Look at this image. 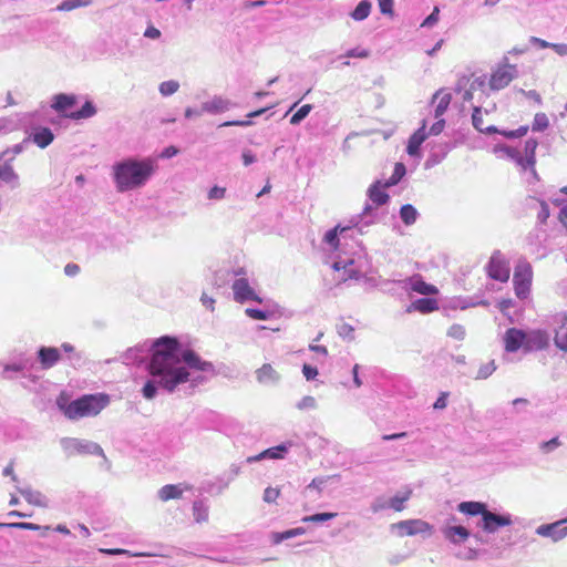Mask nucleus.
<instances>
[{
    "mask_svg": "<svg viewBox=\"0 0 567 567\" xmlns=\"http://www.w3.org/2000/svg\"><path fill=\"white\" fill-rule=\"evenodd\" d=\"M188 369L215 373L212 362L202 360L193 350H183L177 338H157L153 341V355L146 362L148 378L141 390L142 395L153 400L159 389L173 393L182 383L190 381L197 385L205 382L202 375L190 378Z\"/></svg>",
    "mask_w": 567,
    "mask_h": 567,
    "instance_id": "f257e3e1",
    "label": "nucleus"
},
{
    "mask_svg": "<svg viewBox=\"0 0 567 567\" xmlns=\"http://www.w3.org/2000/svg\"><path fill=\"white\" fill-rule=\"evenodd\" d=\"M155 172L152 158L128 157L113 165V179L116 190L126 193L143 187Z\"/></svg>",
    "mask_w": 567,
    "mask_h": 567,
    "instance_id": "f03ea898",
    "label": "nucleus"
},
{
    "mask_svg": "<svg viewBox=\"0 0 567 567\" xmlns=\"http://www.w3.org/2000/svg\"><path fill=\"white\" fill-rule=\"evenodd\" d=\"M110 403V398L106 394H85L78 398L70 403H66L63 398L56 400L59 409L70 420H78L85 416H93L99 414Z\"/></svg>",
    "mask_w": 567,
    "mask_h": 567,
    "instance_id": "7ed1b4c3",
    "label": "nucleus"
},
{
    "mask_svg": "<svg viewBox=\"0 0 567 567\" xmlns=\"http://www.w3.org/2000/svg\"><path fill=\"white\" fill-rule=\"evenodd\" d=\"M375 217H377L375 208L371 204L367 203L362 213L351 219L352 226H347V227L337 226V227L328 230L324 234V241L329 246L337 248L339 240H340L339 236L346 238L347 236H350L349 233L353 231L354 229H357L358 233L363 234L364 229L367 227L374 224Z\"/></svg>",
    "mask_w": 567,
    "mask_h": 567,
    "instance_id": "20e7f679",
    "label": "nucleus"
},
{
    "mask_svg": "<svg viewBox=\"0 0 567 567\" xmlns=\"http://www.w3.org/2000/svg\"><path fill=\"white\" fill-rule=\"evenodd\" d=\"M538 141L536 138H528L524 145V155L517 148L511 147L505 144H496L493 148L495 154L503 153L508 158L513 159L523 171H529L532 177L537 181L538 175L535 169L536 164V148Z\"/></svg>",
    "mask_w": 567,
    "mask_h": 567,
    "instance_id": "39448f33",
    "label": "nucleus"
},
{
    "mask_svg": "<svg viewBox=\"0 0 567 567\" xmlns=\"http://www.w3.org/2000/svg\"><path fill=\"white\" fill-rule=\"evenodd\" d=\"M533 279V268L530 262L520 257L514 269L513 282L515 287V293L519 299H524L529 293L530 285Z\"/></svg>",
    "mask_w": 567,
    "mask_h": 567,
    "instance_id": "423d86ee",
    "label": "nucleus"
},
{
    "mask_svg": "<svg viewBox=\"0 0 567 567\" xmlns=\"http://www.w3.org/2000/svg\"><path fill=\"white\" fill-rule=\"evenodd\" d=\"M61 446L64 453L68 456H73L76 454L84 455H100L105 457L103 449L95 442L80 440L74 437H63L61 441Z\"/></svg>",
    "mask_w": 567,
    "mask_h": 567,
    "instance_id": "0eeeda50",
    "label": "nucleus"
},
{
    "mask_svg": "<svg viewBox=\"0 0 567 567\" xmlns=\"http://www.w3.org/2000/svg\"><path fill=\"white\" fill-rule=\"evenodd\" d=\"M486 270L488 276L496 281L506 282L509 279V261L501 250H495L492 254L486 265Z\"/></svg>",
    "mask_w": 567,
    "mask_h": 567,
    "instance_id": "6e6552de",
    "label": "nucleus"
},
{
    "mask_svg": "<svg viewBox=\"0 0 567 567\" xmlns=\"http://www.w3.org/2000/svg\"><path fill=\"white\" fill-rule=\"evenodd\" d=\"M503 61L504 64L498 66L491 76L489 87L493 91H499L506 87L518 74L516 65L509 64L507 56H504Z\"/></svg>",
    "mask_w": 567,
    "mask_h": 567,
    "instance_id": "1a4fd4ad",
    "label": "nucleus"
},
{
    "mask_svg": "<svg viewBox=\"0 0 567 567\" xmlns=\"http://www.w3.org/2000/svg\"><path fill=\"white\" fill-rule=\"evenodd\" d=\"M512 523L511 514H498L487 509L486 513L483 514V517H481L477 526L487 534H494L501 527L509 526Z\"/></svg>",
    "mask_w": 567,
    "mask_h": 567,
    "instance_id": "9d476101",
    "label": "nucleus"
},
{
    "mask_svg": "<svg viewBox=\"0 0 567 567\" xmlns=\"http://www.w3.org/2000/svg\"><path fill=\"white\" fill-rule=\"evenodd\" d=\"M391 528H396L400 536H414L417 534L431 535L433 526L422 519H406L392 524Z\"/></svg>",
    "mask_w": 567,
    "mask_h": 567,
    "instance_id": "9b49d317",
    "label": "nucleus"
},
{
    "mask_svg": "<svg viewBox=\"0 0 567 567\" xmlns=\"http://www.w3.org/2000/svg\"><path fill=\"white\" fill-rule=\"evenodd\" d=\"M150 354V359L153 355V342L148 343L147 341L136 344L135 347L128 348L121 357V360L124 364H142L146 361V358Z\"/></svg>",
    "mask_w": 567,
    "mask_h": 567,
    "instance_id": "f8f14e48",
    "label": "nucleus"
},
{
    "mask_svg": "<svg viewBox=\"0 0 567 567\" xmlns=\"http://www.w3.org/2000/svg\"><path fill=\"white\" fill-rule=\"evenodd\" d=\"M567 518L559 519L551 524H543L536 528V534L542 537H548L553 542H559L567 536Z\"/></svg>",
    "mask_w": 567,
    "mask_h": 567,
    "instance_id": "ddd939ff",
    "label": "nucleus"
},
{
    "mask_svg": "<svg viewBox=\"0 0 567 567\" xmlns=\"http://www.w3.org/2000/svg\"><path fill=\"white\" fill-rule=\"evenodd\" d=\"M292 446H295V443L292 441L284 442L279 445L262 451L258 455L249 456L247 458V463H254L265 458L284 460Z\"/></svg>",
    "mask_w": 567,
    "mask_h": 567,
    "instance_id": "4468645a",
    "label": "nucleus"
},
{
    "mask_svg": "<svg viewBox=\"0 0 567 567\" xmlns=\"http://www.w3.org/2000/svg\"><path fill=\"white\" fill-rule=\"evenodd\" d=\"M557 326L554 330V344L560 351L567 353V312H559L554 317Z\"/></svg>",
    "mask_w": 567,
    "mask_h": 567,
    "instance_id": "2eb2a0df",
    "label": "nucleus"
},
{
    "mask_svg": "<svg viewBox=\"0 0 567 567\" xmlns=\"http://www.w3.org/2000/svg\"><path fill=\"white\" fill-rule=\"evenodd\" d=\"M234 298L238 302H246L254 300L261 302V299L256 295L254 289L249 286L246 278H238L233 284Z\"/></svg>",
    "mask_w": 567,
    "mask_h": 567,
    "instance_id": "dca6fc26",
    "label": "nucleus"
},
{
    "mask_svg": "<svg viewBox=\"0 0 567 567\" xmlns=\"http://www.w3.org/2000/svg\"><path fill=\"white\" fill-rule=\"evenodd\" d=\"M37 354L43 370L51 369L61 359L60 350L54 347H40Z\"/></svg>",
    "mask_w": 567,
    "mask_h": 567,
    "instance_id": "f3484780",
    "label": "nucleus"
},
{
    "mask_svg": "<svg viewBox=\"0 0 567 567\" xmlns=\"http://www.w3.org/2000/svg\"><path fill=\"white\" fill-rule=\"evenodd\" d=\"M442 534L445 539L454 545L464 543L471 536V533L464 526L449 524L442 528Z\"/></svg>",
    "mask_w": 567,
    "mask_h": 567,
    "instance_id": "a211bd4d",
    "label": "nucleus"
},
{
    "mask_svg": "<svg viewBox=\"0 0 567 567\" xmlns=\"http://www.w3.org/2000/svg\"><path fill=\"white\" fill-rule=\"evenodd\" d=\"M203 111L208 114H221L229 111L234 104L230 100L215 95L212 100L203 102Z\"/></svg>",
    "mask_w": 567,
    "mask_h": 567,
    "instance_id": "6ab92c4d",
    "label": "nucleus"
},
{
    "mask_svg": "<svg viewBox=\"0 0 567 567\" xmlns=\"http://www.w3.org/2000/svg\"><path fill=\"white\" fill-rule=\"evenodd\" d=\"M103 553L111 556L126 555L130 557H171V549L163 545L158 546V550L154 553H132L122 548L104 549Z\"/></svg>",
    "mask_w": 567,
    "mask_h": 567,
    "instance_id": "aec40b11",
    "label": "nucleus"
},
{
    "mask_svg": "<svg viewBox=\"0 0 567 567\" xmlns=\"http://www.w3.org/2000/svg\"><path fill=\"white\" fill-rule=\"evenodd\" d=\"M425 126H426V122L424 120L423 123H422V126L419 127L409 137L408 146H406V153L410 156H419L420 155L421 145L426 140V136H427V134L425 133Z\"/></svg>",
    "mask_w": 567,
    "mask_h": 567,
    "instance_id": "412c9836",
    "label": "nucleus"
},
{
    "mask_svg": "<svg viewBox=\"0 0 567 567\" xmlns=\"http://www.w3.org/2000/svg\"><path fill=\"white\" fill-rule=\"evenodd\" d=\"M526 339V333L516 328H509L504 337L505 350L507 352H516Z\"/></svg>",
    "mask_w": 567,
    "mask_h": 567,
    "instance_id": "4be33fe9",
    "label": "nucleus"
},
{
    "mask_svg": "<svg viewBox=\"0 0 567 567\" xmlns=\"http://www.w3.org/2000/svg\"><path fill=\"white\" fill-rule=\"evenodd\" d=\"M384 188L385 187L380 181H375L368 188L367 195L369 199L372 202V204H374L375 206H382L389 202L390 196L388 193L383 190Z\"/></svg>",
    "mask_w": 567,
    "mask_h": 567,
    "instance_id": "5701e85b",
    "label": "nucleus"
},
{
    "mask_svg": "<svg viewBox=\"0 0 567 567\" xmlns=\"http://www.w3.org/2000/svg\"><path fill=\"white\" fill-rule=\"evenodd\" d=\"M17 489L29 504L48 507V498L40 491H34L31 487H17Z\"/></svg>",
    "mask_w": 567,
    "mask_h": 567,
    "instance_id": "b1692460",
    "label": "nucleus"
},
{
    "mask_svg": "<svg viewBox=\"0 0 567 567\" xmlns=\"http://www.w3.org/2000/svg\"><path fill=\"white\" fill-rule=\"evenodd\" d=\"M76 103V96L73 94L59 93L53 96L51 107L58 112L63 113Z\"/></svg>",
    "mask_w": 567,
    "mask_h": 567,
    "instance_id": "393cba45",
    "label": "nucleus"
},
{
    "mask_svg": "<svg viewBox=\"0 0 567 567\" xmlns=\"http://www.w3.org/2000/svg\"><path fill=\"white\" fill-rule=\"evenodd\" d=\"M405 282L409 285L412 291H415L424 296H430L437 292L436 287L425 282L419 275L409 278L408 280H405Z\"/></svg>",
    "mask_w": 567,
    "mask_h": 567,
    "instance_id": "a878e982",
    "label": "nucleus"
},
{
    "mask_svg": "<svg viewBox=\"0 0 567 567\" xmlns=\"http://www.w3.org/2000/svg\"><path fill=\"white\" fill-rule=\"evenodd\" d=\"M487 509V505L482 502L466 501L457 505V511L467 516L481 515V517H483V514L486 513Z\"/></svg>",
    "mask_w": 567,
    "mask_h": 567,
    "instance_id": "bb28decb",
    "label": "nucleus"
},
{
    "mask_svg": "<svg viewBox=\"0 0 567 567\" xmlns=\"http://www.w3.org/2000/svg\"><path fill=\"white\" fill-rule=\"evenodd\" d=\"M32 142L40 148L48 147L54 140V134L49 127L40 126L31 135Z\"/></svg>",
    "mask_w": 567,
    "mask_h": 567,
    "instance_id": "cd10ccee",
    "label": "nucleus"
},
{
    "mask_svg": "<svg viewBox=\"0 0 567 567\" xmlns=\"http://www.w3.org/2000/svg\"><path fill=\"white\" fill-rule=\"evenodd\" d=\"M0 179L11 186V188H17L20 185L19 175L14 172L11 164L3 162L0 164Z\"/></svg>",
    "mask_w": 567,
    "mask_h": 567,
    "instance_id": "c85d7f7f",
    "label": "nucleus"
},
{
    "mask_svg": "<svg viewBox=\"0 0 567 567\" xmlns=\"http://www.w3.org/2000/svg\"><path fill=\"white\" fill-rule=\"evenodd\" d=\"M436 100H439V102L434 109V117L440 118L449 109L452 95L450 93H443V91L440 90L433 95L432 103H434Z\"/></svg>",
    "mask_w": 567,
    "mask_h": 567,
    "instance_id": "c756f323",
    "label": "nucleus"
},
{
    "mask_svg": "<svg viewBox=\"0 0 567 567\" xmlns=\"http://www.w3.org/2000/svg\"><path fill=\"white\" fill-rule=\"evenodd\" d=\"M257 380L264 384H275L279 380V374L268 363L256 371Z\"/></svg>",
    "mask_w": 567,
    "mask_h": 567,
    "instance_id": "7c9ffc66",
    "label": "nucleus"
},
{
    "mask_svg": "<svg viewBox=\"0 0 567 567\" xmlns=\"http://www.w3.org/2000/svg\"><path fill=\"white\" fill-rule=\"evenodd\" d=\"M439 308L437 301L432 298H421L411 303L408 311H419L421 313H430Z\"/></svg>",
    "mask_w": 567,
    "mask_h": 567,
    "instance_id": "2f4dec72",
    "label": "nucleus"
},
{
    "mask_svg": "<svg viewBox=\"0 0 567 567\" xmlns=\"http://www.w3.org/2000/svg\"><path fill=\"white\" fill-rule=\"evenodd\" d=\"M528 343L536 350H544L549 346V334L545 330L533 331L528 337Z\"/></svg>",
    "mask_w": 567,
    "mask_h": 567,
    "instance_id": "473e14b6",
    "label": "nucleus"
},
{
    "mask_svg": "<svg viewBox=\"0 0 567 567\" xmlns=\"http://www.w3.org/2000/svg\"><path fill=\"white\" fill-rule=\"evenodd\" d=\"M472 124L478 132L484 133V134H494L495 132H498V128L494 125L484 127L482 109L480 106H475L473 109Z\"/></svg>",
    "mask_w": 567,
    "mask_h": 567,
    "instance_id": "72a5a7b5",
    "label": "nucleus"
},
{
    "mask_svg": "<svg viewBox=\"0 0 567 567\" xmlns=\"http://www.w3.org/2000/svg\"><path fill=\"white\" fill-rule=\"evenodd\" d=\"M411 495H412L411 489H406L405 492L398 493L394 496H392L391 498H389V502L386 503V505H389V508H392L395 512H401L405 508L404 504H405V502H408L410 499Z\"/></svg>",
    "mask_w": 567,
    "mask_h": 567,
    "instance_id": "f704fd0d",
    "label": "nucleus"
},
{
    "mask_svg": "<svg viewBox=\"0 0 567 567\" xmlns=\"http://www.w3.org/2000/svg\"><path fill=\"white\" fill-rule=\"evenodd\" d=\"M306 533V529L303 527H296L291 528L285 532H276L271 534V542L272 544H280L284 540L303 535Z\"/></svg>",
    "mask_w": 567,
    "mask_h": 567,
    "instance_id": "c9c22d12",
    "label": "nucleus"
},
{
    "mask_svg": "<svg viewBox=\"0 0 567 567\" xmlns=\"http://www.w3.org/2000/svg\"><path fill=\"white\" fill-rule=\"evenodd\" d=\"M419 215L416 208L411 204H404L400 208V218L406 226L415 224Z\"/></svg>",
    "mask_w": 567,
    "mask_h": 567,
    "instance_id": "e433bc0d",
    "label": "nucleus"
},
{
    "mask_svg": "<svg viewBox=\"0 0 567 567\" xmlns=\"http://www.w3.org/2000/svg\"><path fill=\"white\" fill-rule=\"evenodd\" d=\"M371 8L372 3L369 0H361L350 13V17L355 21H363L369 17Z\"/></svg>",
    "mask_w": 567,
    "mask_h": 567,
    "instance_id": "4c0bfd02",
    "label": "nucleus"
},
{
    "mask_svg": "<svg viewBox=\"0 0 567 567\" xmlns=\"http://www.w3.org/2000/svg\"><path fill=\"white\" fill-rule=\"evenodd\" d=\"M183 494V489L179 485L167 484L158 491V497L166 502L169 499L179 498Z\"/></svg>",
    "mask_w": 567,
    "mask_h": 567,
    "instance_id": "58836bf2",
    "label": "nucleus"
},
{
    "mask_svg": "<svg viewBox=\"0 0 567 567\" xmlns=\"http://www.w3.org/2000/svg\"><path fill=\"white\" fill-rule=\"evenodd\" d=\"M268 109L267 107H264V109H259L257 111H252L250 112L247 117L248 120H234V121H227V122H224L221 123L219 126L220 127H226V126H241V127H247V126H250L252 125V122L250 118H254V117H257V116H260L261 114H264Z\"/></svg>",
    "mask_w": 567,
    "mask_h": 567,
    "instance_id": "ea45409f",
    "label": "nucleus"
},
{
    "mask_svg": "<svg viewBox=\"0 0 567 567\" xmlns=\"http://www.w3.org/2000/svg\"><path fill=\"white\" fill-rule=\"evenodd\" d=\"M405 174H406L405 165L403 163H396L394 165V171H393L392 175L390 176L389 179H386L383 183V186L392 187V186L398 185L401 182V179L404 177Z\"/></svg>",
    "mask_w": 567,
    "mask_h": 567,
    "instance_id": "a19ab883",
    "label": "nucleus"
},
{
    "mask_svg": "<svg viewBox=\"0 0 567 567\" xmlns=\"http://www.w3.org/2000/svg\"><path fill=\"white\" fill-rule=\"evenodd\" d=\"M96 114V107L91 101H86L82 107L73 113H71L70 117L72 120H82L90 118Z\"/></svg>",
    "mask_w": 567,
    "mask_h": 567,
    "instance_id": "79ce46f5",
    "label": "nucleus"
},
{
    "mask_svg": "<svg viewBox=\"0 0 567 567\" xmlns=\"http://www.w3.org/2000/svg\"><path fill=\"white\" fill-rule=\"evenodd\" d=\"M24 143H27V140H24L22 143L13 145L12 147H8L3 152H1L0 161L11 164L16 156L23 152Z\"/></svg>",
    "mask_w": 567,
    "mask_h": 567,
    "instance_id": "37998d69",
    "label": "nucleus"
},
{
    "mask_svg": "<svg viewBox=\"0 0 567 567\" xmlns=\"http://www.w3.org/2000/svg\"><path fill=\"white\" fill-rule=\"evenodd\" d=\"M6 526L9 527V528H16V529L41 530V536L42 537H45L47 536V532L50 530V526H41V525H38V524L25 523V522L9 523Z\"/></svg>",
    "mask_w": 567,
    "mask_h": 567,
    "instance_id": "c03bdc74",
    "label": "nucleus"
},
{
    "mask_svg": "<svg viewBox=\"0 0 567 567\" xmlns=\"http://www.w3.org/2000/svg\"><path fill=\"white\" fill-rule=\"evenodd\" d=\"M193 515L197 523L206 522L208 519V506L203 501H195Z\"/></svg>",
    "mask_w": 567,
    "mask_h": 567,
    "instance_id": "a18cd8bd",
    "label": "nucleus"
},
{
    "mask_svg": "<svg viewBox=\"0 0 567 567\" xmlns=\"http://www.w3.org/2000/svg\"><path fill=\"white\" fill-rule=\"evenodd\" d=\"M337 516V513H317L310 516H305L302 522L322 524Z\"/></svg>",
    "mask_w": 567,
    "mask_h": 567,
    "instance_id": "49530a36",
    "label": "nucleus"
},
{
    "mask_svg": "<svg viewBox=\"0 0 567 567\" xmlns=\"http://www.w3.org/2000/svg\"><path fill=\"white\" fill-rule=\"evenodd\" d=\"M179 89V83L175 80L164 81L159 84L158 91L163 96H169L176 93Z\"/></svg>",
    "mask_w": 567,
    "mask_h": 567,
    "instance_id": "de8ad7c7",
    "label": "nucleus"
},
{
    "mask_svg": "<svg viewBox=\"0 0 567 567\" xmlns=\"http://www.w3.org/2000/svg\"><path fill=\"white\" fill-rule=\"evenodd\" d=\"M337 332L338 334L342 338V339H346V340H353L354 339V328L344 322V321H341L337 324Z\"/></svg>",
    "mask_w": 567,
    "mask_h": 567,
    "instance_id": "09e8293b",
    "label": "nucleus"
},
{
    "mask_svg": "<svg viewBox=\"0 0 567 567\" xmlns=\"http://www.w3.org/2000/svg\"><path fill=\"white\" fill-rule=\"evenodd\" d=\"M312 105L311 104H305L302 105L291 117H290V124L291 125H298L300 124L311 112Z\"/></svg>",
    "mask_w": 567,
    "mask_h": 567,
    "instance_id": "8fccbe9b",
    "label": "nucleus"
},
{
    "mask_svg": "<svg viewBox=\"0 0 567 567\" xmlns=\"http://www.w3.org/2000/svg\"><path fill=\"white\" fill-rule=\"evenodd\" d=\"M549 126L548 117L545 113H537L534 117L533 122V131L534 132H543Z\"/></svg>",
    "mask_w": 567,
    "mask_h": 567,
    "instance_id": "3c124183",
    "label": "nucleus"
},
{
    "mask_svg": "<svg viewBox=\"0 0 567 567\" xmlns=\"http://www.w3.org/2000/svg\"><path fill=\"white\" fill-rule=\"evenodd\" d=\"M245 312L249 318L255 320H267L271 317V312L264 309L247 308Z\"/></svg>",
    "mask_w": 567,
    "mask_h": 567,
    "instance_id": "603ef678",
    "label": "nucleus"
},
{
    "mask_svg": "<svg viewBox=\"0 0 567 567\" xmlns=\"http://www.w3.org/2000/svg\"><path fill=\"white\" fill-rule=\"evenodd\" d=\"M496 370V365L494 361H489L486 364H483L475 377L477 380L487 379L494 371Z\"/></svg>",
    "mask_w": 567,
    "mask_h": 567,
    "instance_id": "864d4df0",
    "label": "nucleus"
},
{
    "mask_svg": "<svg viewBox=\"0 0 567 567\" xmlns=\"http://www.w3.org/2000/svg\"><path fill=\"white\" fill-rule=\"evenodd\" d=\"M370 56V51L367 50V49H361V48H353V49H350L348 50L343 55H340L339 59L341 58H348V59H351V58H359V59H367Z\"/></svg>",
    "mask_w": 567,
    "mask_h": 567,
    "instance_id": "5fc2aeb1",
    "label": "nucleus"
},
{
    "mask_svg": "<svg viewBox=\"0 0 567 567\" xmlns=\"http://www.w3.org/2000/svg\"><path fill=\"white\" fill-rule=\"evenodd\" d=\"M298 410H313L317 408V401L311 395L303 396L297 404Z\"/></svg>",
    "mask_w": 567,
    "mask_h": 567,
    "instance_id": "6e6d98bb",
    "label": "nucleus"
},
{
    "mask_svg": "<svg viewBox=\"0 0 567 567\" xmlns=\"http://www.w3.org/2000/svg\"><path fill=\"white\" fill-rule=\"evenodd\" d=\"M16 361L24 373L32 370L35 364L34 359L28 355H20Z\"/></svg>",
    "mask_w": 567,
    "mask_h": 567,
    "instance_id": "4d7b16f0",
    "label": "nucleus"
},
{
    "mask_svg": "<svg viewBox=\"0 0 567 567\" xmlns=\"http://www.w3.org/2000/svg\"><path fill=\"white\" fill-rule=\"evenodd\" d=\"M447 336L455 340H463L465 338V329L463 326L454 323L449 328Z\"/></svg>",
    "mask_w": 567,
    "mask_h": 567,
    "instance_id": "13d9d810",
    "label": "nucleus"
},
{
    "mask_svg": "<svg viewBox=\"0 0 567 567\" xmlns=\"http://www.w3.org/2000/svg\"><path fill=\"white\" fill-rule=\"evenodd\" d=\"M82 6H85V2H83L82 0H64L58 6L56 9L59 11H71Z\"/></svg>",
    "mask_w": 567,
    "mask_h": 567,
    "instance_id": "bf43d9fd",
    "label": "nucleus"
},
{
    "mask_svg": "<svg viewBox=\"0 0 567 567\" xmlns=\"http://www.w3.org/2000/svg\"><path fill=\"white\" fill-rule=\"evenodd\" d=\"M440 9L434 7L433 11L421 23L422 28H432L439 21Z\"/></svg>",
    "mask_w": 567,
    "mask_h": 567,
    "instance_id": "052dcab7",
    "label": "nucleus"
},
{
    "mask_svg": "<svg viewBox=\"0 0 567 567\" xmlns=\"http://www.w3.org/2000/svg\"><path fill=\"white\" fill-rule=\"evenodd\" d=\"M388 502H389V499H386L382 496L375 497L373 499V502L371 503L370 509L374 514H377L381 511H384V509L389 508V505H386Z\"/></svg>",
    "mask_w": 567,
    "mask_h": 567,
    "instance_id": "680f3d73",
    "label": "nucleus"
},
{
    "mask_svg": "<svg viewBox=\"0 0 567 567\" xmlns=\"http://www.w3.org/2000/svg\"><path fill=\"white\" fill-rule=\"evenodd\" d=\"M539 210L537 213V220L539 224H545L550 215L549 206L545 200H539Z\"/></svg>",
    "mask_w": 567,
    "mask_h": 567,
    "instance_id": "e2e57ef3",
    "label": "nucleus"
},
{
    "mask_svg": "<svg viewBox=\"0 0 567 567\" xmlns=\"http://www.w3.org/2000/svg\"><path fill=\"white\" fill-rule=\"evenodd\" d=\"M560 445H561V442L559 441L558 436H556V437H553L549 441L543 442L540 444V450L544 453H550V452H553L555 449H557Z\"/></svg>",
    "mask_w": 567,
    "mask_h": 567,
    "instance_id": "0e129e2a",
    "label": "nucleus"
},
{
    "mask_svg": "<svg viewBox=\"0 0 567 567\" xmlns=\"http://www.w3.org/2000/svg\"><path fill=\"white\" fill-rule=\"evenodd\" d=\"M302 374L306 378L307 381H312L318 375V369L310 364H303L302 367Z\"/></svg>",
    "mask_w": 567,
    "mask_h": 567,
    "instance_id": "69168bd1",
    "label": "nucleus"
},
{
    "mask_svg": "<svg viewBox=\"0 0 567 567\" xmlns=\"http://www.w3.org/2000/svg\"><path fill=\"white\" fill-rule=\"evenodd\" d=\"M225 194H226V188L219 187V186H214L208 192V198L219 200L225 197Z\"/></svg>",
    "mask_w": 567,
    "mask_h": 567,
    "instance_id": "338daca9",
    "label": "nucleus"
},
{
    "mask_svg": "<svg viewBox=\"0 0 567 567\" xmlns=\"http://www.w3.org/2000/svg\"><path fill=\"white\" fill-rule=\"evenodd\" d=\"M279 494V489L267 487L264 492V501L267 503H272L278 498Z\"/></svg>",
    "mask_w": 567,
    "mask_h": 567,
    "instance_id": "774afa93",
    "label": "nucleus"
}]
</instances>
